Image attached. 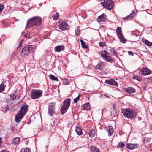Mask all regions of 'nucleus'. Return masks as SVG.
<instances>
[{"label":"nucleus","instance_id":"f257e3e1","mask_svg":"<svg viewBox=\"0 0 152 152\" xmlns=\"http://www.w3.org/2000/svg\"><path fill=\"white\" fill-rule=\"evenodd\" d=\"M41 23L42 18L40 17H33L29 19L27 21L26 28V29L27 27L29 28L31 27L40 26Z\"/></svg>","mask_w":152,"mask_h":152},{"label":"nucleus","instance_id":"f03ea898","mask_svg":"<svg viewBox=\"0 0 152 152\" xmlns=\"http://www.w3.org/2000/svg\"><path fill=\"white\" fill-rule=\"evenodd\" d=\"M122 113L124 117L132 119L135 116V113L134 110L131 109H123Z\"/></svg>","mask_w":152,"mask_h":152},{"label":"nucleus","instance_id":"7ed1b4c3","mask_svg":"<svg viewBox=\"0 0 152 152\" xmlns=\"http://www.w3.org/2000/svg\"><path fill=\"white\" fill-rule=\"evenodd\" d=\"M34 46L29 45L25 46L22 50L21 55L22 57L26 56L31 53L34 50Z\"/></svg>","mask_w":152,"mask_h":152},{"label":"nucleus","instance_id":"20e7f679","mask_svg":"<svg viewBox=\"0 0 152 152\" xmlns=\"http://www.w3.org/2000/svg\"><path fill=\"white\" fill-rule=\"evenodd\" d=\"M71 102L70 98L65 99L63 102L61 109V113L62 115L64 114L68 109Z\"/></svg>","mask_w":152,"mask_h":152},{"label":"nucleus","instance_id":"39448f33","mask_svg":"<svg viewBox=\"0 0 152 152\" xmlns=\"http://www.w3.org/2000/svg\"><path fill=\"white\" fill-rule=\"evenodd\" d=\"M42 92L40 90H33L31 93V97L33 99H35L41 96Z\"/></svg>","mask_w":152,"mask_h":152},{"label":"nucleus","instance_id":"423d86ee","mask_svg":"<svg viewBox=\"0 0 152 152\" xmlns=\"http://www.w3.org/2000/svg\"><path fill=\"white\" fill-rule=\"evenodd\" d=\"M113 2L112 1L106 0L103 2L101 3V4L103 6L106 7L109 10H111L113 8Z\"/></svg>","mask_w":152,"mask_h":152},{"label":"nucleus","instance_id":"0eeeda50","mask_svg":"<svg viewBox=\"0 0 152 152\" xmlns=\"http://www.w3.org/2000/svg\"><path fill=\"white\" fill-rule=\"evenodd\" d=\"M55 109V103H51L49 106L48 108V113L51 116H53Z\"/></svg>","mask_w":152,"mask_h":152},{"label":"nucleus","instance_id":"6e6552de","mask_svg":"<svg viewBox=\"0 0 152 152\" xmlns=\"http://www.w3.org/2000/svg\"><path fill=\"white\" fill-rule=\"evenodd\" d=\"M152 72L149 69L145 68H143L140 71V74L146 76L150 74Z\"/></svg>","mask_w":152,"mask_h":152},{"label":"nucleus","instance_id":"1a4fd4ad","mask_svg":"<svg viewBox=\"0 0 152 152\" xmlns=\"http://www.w3.org/2000/svg\"><path fill=\"white\" fill-rule=\"evenodd\" d=\"M28 106L26 104L22 105L19 112L25 115L28 110Z\"/></svg>","mask_w":152,"mask_h":152},{"label":"nucleus","instance_id":"9d476101","mask_svg":"<svg viewBox=\"0 0 152 152\" xmlns=\"http://www.w3.org/2000/svg\"><path fill=\"white\" fill-rule=\"evenodd\" d=\"M59 28L61 30L64 31L68 30L69 27L68 24L65 22H62L59 25Z\"/></svg>","mask_w":152,"mask_h":152},{"label":"nucleus","instance_id":"9b49d317","mask_svg":"<svg viewBox=\"0 0 152 152\" xmlns=\"http://www.w3.org/2000/svg\"><path fill=\"white\" fill-rule=\"evenodd\" d=\"M106 84L111 85L113 86H118V84L117 82L114 79H111L110 80H106L104 82Z\"/></svg>","mask_w":152,"mask_h":152},{"label":"nucleus","instance_id":"f8f14e48","mask_svg":"<svg viewBox=\"0 0 152 152\" xmlns=\"http://www.w3.org/2000/svg\"><path fill=\"white\" fill-rule=\"evenodd\" d=\"M24 116V115L19 112L15 116V121L17 123L20 122Z\"/></svg>","mask_w":152,"mask_h":152},{"label":"nucleus","instance_id":"ddd939ff","mask_svg":"<svg viewBox=\"0 0 152 152\" xmlns=\"http://www.w3.org/2000/svg\"><path fill=\"white\" fill-rule=\"evenodd\" d=\"M138 145L137 144L128 143L126 147L129 149L132 150L137 148Z\"/></svg>","mask_w":152,"mask_h":152},{"label":"nucleus","instance_id":"4468645a","mask_svg":"<svg viewBox=\"0 0 152 152\" xmlns=\"http://www.w3.org/2000/svg\"><path fill=\"white\" fill-rule=\"evenodd\" d=\"M136 13L134 10L132 11V13L129 15L127 17L124 18L123 19L124 20H125L126 19H128V20H131L132 19L133 17L136 16Z\"/></svg>","mask_w":152,"mask_h":152},{"label":"nucleus","instance_id":"2eb2a0df","mask_svg":"<svg viewBox=\"0 0 152 152\" xmlns=\"http://www.w3.org/2000/svg\"><path fill=\"white\" fill-rule=\"evenodd\" d=\"M125 90L129 94L134 93L136 91L132 87H128L125 88Z\"/></svg>","mask_w":152,"mask_h":152},{"label":"nucleus","instance_id":"dca6fc26","mask_svg":"<svg viewBox=\"0 0 152 152\" xmlns=\"http://www.w3.org/2000/svg\"><path fill=\"white\" fill-rule=\"evenodd\" d=\"M64 45L56 46L55 48V51L56 52H60L61 51L64 50Z\"/></svg>","mask_w":152,"mask_h":152},{"label":"nucleus","instance_id":"f3484780","mask_svg":"<svg viewBox=\"0 0 152 152\" xmlns=\"http://www.w3.org/2000/svg\"><path fill=\"white\" fill-rule=\"evenodd\" d=\"M99 54L104 59V57H106V56L108 55L109 53L106 50H103L99 52Z\"/></svg>","mask_w":152,"mask_h":152},{"label":"nucleus","instance_id":"a211bd4d","mask_svg":"<svg viewBox=\"0 0 152 152\" xmlns=\"http://www.w3.org/2000/svg\"><path fill=\"white\" fill-rule=\"evenodd\" d=\"M106 18V15L103 13L101 15L98 17V20L100 21L104 22L105 21Z\"/></svg>","mask_w":152,"mask_h":152},{"label":"nucleus","instance_id":"6ab92c4d","mask_svg":"<svg viewBox=\"0 0 152 152\" xmlns=\"http://www.w3.org/2000/svg\"><path fill=\"white\" fill-rule=\"evenodd\" d=\"M103 59L107 62H112L114 61L112 58L110 56L109 54L107 55L106 57H104Z\"/></svg>","mask_w":152,"mask_h":152},{"label":"nucleus","instance_id":"aec40b11","mask_svg":"<svg viewBox=\"0 0 152 152\" xmlns=\"http://www.w3.org/2000/svg\"><path fill=\"white\" fill-rule=\"evenodd\" d=\"M107 131L108 132V135L109 136H110L112 135L114 132V129L112 126H109L107 128Z\"/></svg>","mask_w":152,"mask_h":152},{"label":"nucleus","instance_id":"412c9836","mask_svg":"<svg viewBox=\"0 0 152 152\" xmlns=\"http://www.w3.org/2000/svg\"><path fill=\"white\" fill-rule=\"evenodd\" d=\"M83 110H89L90 109V106L89 103H86L85 104L83 105Z\"/></svg>","mask_w":152,"mask_h":152},{"label":"nucleus","instance_id":"4be33fe9","mask_svg":"<svg viewBox=\"0 0 152 152\" xmlns=\"http://www.w3.org/2000/svg\"><path fill=\"white\" fill-rule=\"evenodd\" d=\"M75 131L77 134L79 135H80L83 134V132L81 128L79 127H76L75 129Z\"/></svg>","mask_w":152,"mask_h":152},{"label":"nucleus","instance_id":"5701e85b","mask_svg":"<svg viewBox=\"0 0 152 152\" xmlns=\"http://www.w3.org/2000/svg\"><path fill=\"white\" fill-rule=\"evenodd\" d=\"M116 32L118 37L123 34L122 32L121 28L120 27H117Z\"/></svg>","mask_w":152,"mask_h":152},{"label":"nucleus","instance_id":"b1692460","mask_svg":"<svg viewBox=\"0 0 152 152\" xmlns=\"http://www.w3.org/2000/svg\"><path fill=\"white\" fill-rule=\"evenodd\" d=\"M142 42L146 45L148 46H152V42H150L146 40L145 38L142 39Z\"/></svg>","mask_w":152,"mask_h":152},{"label":"nucleus","instance_id":"393cba45","mask_svg":"<svg viewBox=\"0 0 152 152\" xmlns=\"http://www.w3.org/2000/svg\"><path fill=\"white\" fill-rule=\"evenodd\" d=\"M119 38L120 41L123 43H125L126 42V40L124 37L123 34L118 37Z\"/></svg>","mask_w":152,"mask_h":152},{"label":"nucleus","instance_id":"a878e982","mask_svg":"<svg viewBox=\"0 0 152 152\" xmlns=\"http://www.w3.org/2000/svg\"><path fill=\"white\" fill-rule=\"evenodd\" d=\"M95 131L94 129H92L90 130L89 132V135L90 137H92L95 136Z\"/></svg>","mask_w":152,"mask_h":152},{"label":"nucleus","instance_id":"bb28decb","mask_svg":"<svg viewBox=\"0 0 152 152\" xmlns=\"http://www.w3.org/2000/svg\"><path fill=\"white\" fill-rule=\"evenodd\" d=\"M20 141V138L19 137H16L13 139L12 140L13 144L16 145Z\"/></svg>","mask_w":152,"mask_h":152},{"label":"nucleus","instance_id":"cd10ccee","mask_svg":"<svg viewBox=\"0 0 152 152\" xmlns=\"http://www.w3.org/2000/svg\"><path fill=\"white\" fill-rule=\"evenodd\" d=\"M5 82L3 81L1 85H0V92H1L4 90L6 86L4 85Z\"/></svg>","mask_w":152,"mask_h":152},{"label":"nucleus","instance_id":"c85d7f7f","mask_svg":"<svg viewBox=\"0 0 152 152\" xmlns=\"http://www.w3.org/2000/svg\"><path fill=\"white\" fill-rule=\"evenodd\" d=\"M20 152H31V151L29 148L27 147L21 149Z\"/></svg>","mask_w":152,"mask_h":152},{"label":"nucleus","instance_id":"c756f323","mask_svg":"<svg viewBox=\"0 0 152 152\" xmlns=\"http://www.w3.org/2000/svg\"><path fill=\"white\" fill-rule=\"evenodd\" d=\"M49 78L52 80H55L57 81H58V79L57 77H56L54 75H53L51 74L50 75Z\"/></svg>","mask_w":152,"mask_h":152},{"label":"nucleus","instance_id":"7c9ffc66","mask_svg":"<svg viewBox=\"0 0 152 152\" xmlns=\"http://www.w3.org/2000/svg\"><path fill=\"white\" fill-rule=\"evenodd\" d=\"M111 115L114 117H116L118 116V113L116 110H112L111 112Z\"/></svg>","mask_w":152,"mask_h":152},{"label":"nucleus","instance_id":"2f4dec72","mask_svg":"<svg viewBox=\"0 0 152 152\" xmlns=\"http://www.w3.org/2000/svg\"><path fill=\"white\" fill-rule=\"evenodd\" d=\"M93 152H99V149L94 146H92L91 148Z\"/></svg>","mask_w":152,"mask_h":152},{"label":"nucleus","instance_id":"473e14b6","mask_svg":"<svg viewBox=\"0 0 152 152\" xmlns=\"http://www.w3.org/2000/svg\"><path fill=\"white\" fill-rule=\"evenodd\" d=\"M102 63H99L96 66V68L99 70H102L103 69V67L102 65Z\"/></svg>","mask_w":152,"mask_h":152},{"label":"nucleus","instance_id":"72a5a7b5","mask_svg":"<svg viewBox=\"0 0 152 152\" xmlns=\"http://www.w3.org/2000/svg\"><path fill=\"white\" fill-rule=\"evenodd\" d=\"M132 79H135L139 81L142 80V78L137 75H134Z\"/></svg>","mask_w":152,"mask_h":152},{"label":"nucleus","instance_id":"f704fd0d","mask_svg":"<svg viewBox=\"0 0 152 152\" xmlns=\"http://www.w3.org/2000/svg\"><path fill=\"white\" fill-rule=\"evenodd\" d=\"M118 148H124L125 147V144L123 142H120L117 145Z\"/></svg>","mask_w":152,"mask_h":152},{"label":"nucleus","instance_id":"c9c22d12","mask_svg":"<svg viewBox=\"0 0 152 152\" xmlns=\"http://www.w3.org/2000/svg\"><path fill=\"white\" fill-rule=\"evenodd\" d=\"M80 27L78 26L76 29L75 31V35L76 36H77L79 35V33H80Z\"/></svg>","mask_w":152,"mask_h":152},{"label":"nucleus","instance_id":"e433bc0d","mask_svg":"<svg viewBox=\"0 0 152 152\" xmlns=\"http://www.w3.org/2000/svg\"><path fill=\"white\" fill-rule=\"evenodd\" d=\"M59 17V15L57 13H56V14L54 15H53V18L54 20H56Z\"/></svg>","mask_w":152,"mask_h":152},{"label":"nucleus","instance_id":"4c0bfd02","mask_svg":"<svg viewBox=\"0 0 152 152\" xmlns=\"http://www.w3.org/2000/svg\"><path fill=\"white\" fill-rule=\"evenodd\" d=\"M10 97L11 100L13 101L16 98V96L15 95L12 94L10 95Z\"/></svg>","mask_w":152,"mask_h":152},{"label":"nucleus","instance_id":"58836bf2","mask_svg":"<svg viewBox=\"0 0 152 152\" xmlns=\"http://www.w3.org/2000/svg\"><path fill=\"white\" fill-rule=\"evenodd\" d=\"M80 95L79 94L78 96L75 98L74 100V103H77L78 101L80 99Z\"/></svg>","mask_w":152,"mask_h":152},{"label":"nucleus","instance_id":"ea45409f","mask_svg":"<svg viewBox=\"0 0 152 152\" xmlns=\"http://www.w3.org/2000/svg\"><path fill=\"white\" fill-rule=\"evenodd\" d=\"M151 140V138H145L143 141V142L144 143H145L148 142H149Z\"/></svg>","mask_w":152,"mask_h":152},{"label":"nucleus","instance_id":"a19ab883","mask_svg":"<svg viewBox=\"0 0 152 152\" xmlns=\"http://www.w3.org/2000/svg\"><path fill=\"white\" fill-rule=\"evenodd\" d=\"M63 82L64 84L65 85H67L69 84V82L66 79H64L63 80Z\"/></svg>","mask_w":152,"mask_h":152},{"label":"nucleus","instance_id":"79ce46f5","mask_svg":"<svg viewBox=\"0 0 152 152\" xmlns=\"http://www.w3.org/2000/svg\"><path fill=\"white\" fill-rule=\"evenodd\" d=\"M4 5L1 4L0 3V13L2 11Z\"/></svg>","mask_w":152,"mask_h":152},{"label":"nucleus","instance_id":"37998d69","mask_svg":"<svg viewBox=\"0 0 152 152\" xmlns=\"http://www.w3.org/2000/svg\"><path fill=\"white\" fill-rule=\"evenodd\" d=\"M99 45L100 47L104 46L105 45V43L103 42H100L99 43Z\"/></svg>","mask_w":152,"mask_h":152},{"label":"nucleus","instance_id":"c03bdc74","mask_svg":"<svg viewBox=\"0 0 152 152\" xmlns=\"http://www.w3.org/2000/svg\"><path fill=\"white\" fill-rule=\"evenodd\" d=\"M24 36L26 38H28V39H30L31 37L30 36V34L29 33H27L26 35H25Z\"/></svg>","mask_w":152,"mask_h":152},{"label":"nucleus","instance_id":"a18cd8bd","mask_svg":"<svg viewBox=\"0 0 152 152\" xmlns=\"http://www.w3.org/2000/svg\"><path fill=\"white\" fill-rule=\"evenodd\" d=\"M112 53L115 56H116V57L118 56V53L117 51H116L115 50L114 51H113Z\"/></svg>","mask_w":152,"mask_h":152},{"label":"nucleus","instance_id":"49530a36","mask_svg":"<svg viewBox=\"0 0 152 152\" xmlns=\"http://www.w3.org/2000/svg\"><path fill=\"white\" fill-rule=\"evenodd\" d=\"M82 46L83 48L87 49L88 47L86 45L85 43L84 44L82 45Z\"/></svg>","mask_w":152,"mask_h":152},{"label":"nucleus","instance_id":"de8ad7c7","mask_svg":"<svg viewBox=\"0 0 152 152\" xmlns=\"http://www.w3.org/2000/svg\"><path fill=\"white\" fill-rule=\"evenodd\" d=\"M128 54L129 55H131L132 56H133V53L132 52L129 51L128 52Z\"/></svg>","mask_w":152,"mask_h":152},{"label":"nucleus","instance_id":"09e8293b","mask_svg":"<svg viewBox=\"0 0 152 152\" xmlns=\"http://www.w3.org/2000/svg\"><path fill=\"white\" fill-rule=\"evenodd\" d=\"M113 107V110H116V105L115 104H114Z\"/></svg>","mask_w":152,"mask_h":152},{"label":"nucleus","instance_id":"8fccbe9b","mask_svg":"<svg viewBox=\"0 0 152 152\" xmlns=\"http://www.w3.org/2000/svg\"><path fill=\"white\" fill-rule=\"evenodd\" d=\"M80 41L82 45H83V44H84L85 43L84 41L82 39L80 40Z\"/></svg>","mask_w":152,"mask_h":152},{"label":"nucleus","instance_id":"3c124183","mask_svg":"<svg viewBox=\"0 0 152 152\" xmlns=\"http://www.w3.org/2000/svg\"><path fill=\"white\" fill-rule=\"evenodd\" d=\"M114 50H115L112 48H110L109 50L112 53L113 52V51H114Z\"/></svg>","mask_w":152,"mask_h":152},{"label":"nucleus","instance_id":"603ef678","mask_svg":"<svg viewBox=\"0 0 152 152\" xmlns=\"http://www.w3.org/2000/svg\"><path fill=\"white\" fill-rule=\"evenodd\" d=\"M1 152H9L8 151L6 150H4L2 151H1Z\"/></svg>","mask_w":152,"mask_h":152},{"label":"nucleus","instance_id":"864d4df0","mask_svg":"<svg viewBox=\"0 0 152 152\" xmlns=\"http://www.w3.org/2000/svg\"><path fill=\"white\" fill-rule=\"evenodd\" d=\"M71 124V122H70H70H69V124H68V126H67V127H69V124Z\"/></svg>","mask_w":152,"mask_h":152},{"label":"nucleus","instance_id":"5fc2aeb1","mask_svg":"<svg viewBox=\"0 0 152 152\" xmlns=\"http://www.w3.org/2000/svg\"><path fill=\"white\" fill-rule=\"evenodd\" d=\"M150 78H152V77H149V79H150Z\"/></svg>","mask_w":152,"mask_h":152},{"label":"nucleus","instance_id":"6e6d98bb","mask_svg":"<svg viewBox=\"0 0 152 152\" xmlns=\"http://www.w3.org/2000/svg\"><path fill=\"white\" fill-rule=\"evenodd\" d=\"M28 144V142H27L26 144Z\"/></svg>","mask_w":152,"mask_h":152}]
</instances>
